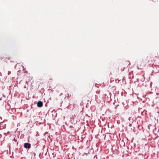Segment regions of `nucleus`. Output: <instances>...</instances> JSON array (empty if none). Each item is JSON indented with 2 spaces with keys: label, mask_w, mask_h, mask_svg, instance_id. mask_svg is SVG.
<instances>
[{
  "label": "nucleus",
  "mask_w": 159,
  "mask_h": 159,
  "mask_svg": "<svg viewBox=\"0 0 159 159\" xmlns=\"http://www.w3.org/2000/svg\"><path fill=\"white\" fill-rule=\"evenodd\" d=\"M25 148H31V144L29 143H25L24 144Z\"/></svg>",
  "instance_id": "f257e3e1"
},
{
  "label": "nucleus",
  "mask_w": 159,
  "mask_h": 159,
  "mask_svg": "<svg viewBox=\"0 0 159 159\" xmlns=\"http://www.w3.org/2000/svg\"><path fill=\"white\" fill-rule=\"evenodd\" d=\"M37 105L38 107H42L43 106V102L40 101L38 102L37 103Z\"/></svg>",
  "instance_id": "f03ea898"
},
{
  "label": "nucleus",
  "mask_w": 159,
  "mask_h": 159,
  "mask_svg": "<svg viewBox=\"0 0 159 159\" xmlns=\"http://www.w3.org/2000/svg\"><path fill=\"white\" fill-rule=\"evenodd\" d=\"M25 83H26V84H28V82H27L26 81V82H25Z\"/></svg>",
  "instance_id": "39448f33"
},
{
  "label": "nucleus",
  "mask_w": 159,
  "mask_h": 159,
  "mask_svg": "<svg viewBox=\"0 0 159 159\" xmlns=\"http://www.w3.org/2000/svg\"><path fill=\"white\" fill-rule=\"evenodd\" d=\"M147 83V84H149L150 87H151L152 84V82H148Z\"/></svg>",
  "instance_id": "20e7f679"
},
{
  "label": "nucleus",
  "mask_w": 159,
  "mask_h": 159,
  "mask_svg": "<svg viewBox=\"0 0 159 159\" xmlns=\"http://www.w3.org/2000/svg\"><path fill=\"white\" fill-rule=\"evenodd\" d=\"M139 147L137 148H134V151L135 152H137L138 151H139Z\"/></svg>",
  "instance_id": "7ed1b4c3"
}]
</instances>
